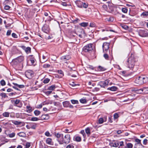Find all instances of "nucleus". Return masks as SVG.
I'll return each instance as SVG.
<instances>
[{"mask_svg":"<svg viewBox=\"0 0 148 148\" xmlns=\"http://www.w3.org/2000/svg\"><path fill=\"white\" fill-rule=\"evenodd\" d=\"M71 140L70 135L69 134L66 135L62 138L59 139L58 141L60 144H63L64 143L68 144L70 143Z\"/></svg>","mask_w":148,"mask_h":148,"instance_id":"1","label":"nucleus"},{"mask_svg":"<svg viewBox=\"0 0 148 148\" xmlns=\"http://www.w3.org/2000/svg\"><path fill=\"white\" fill-rule=\"evenodd\" d=\"M95 48L94 45L92 43H90L84 46L83 48V51L87 53H90Z\"/></svg>","mask_w":148,"mask_h":148,"instance_id":"2","label":"nucleus"},{"mask_svg":"<svg viewBox=\"0 0 148 148\" xmlns=\"http://www.w3.org/2000/svg\"><path fill=\"white\" fill-rule=\"evenodd\" d=\"M24 57L20 56L16 58L13 59L12 62V64L14 66H16L18 64L23 62L24 60Z\"/></svg>","mask_w":148,"mask_h":148,"instance_id":"3","label":"nucleus"},{"mask_svg":"<svg viewBox=\"0 0 148 148\" xmlns=\"http://www.w3.org/2000/svg\"><path fill=\"white\" fill-rule=\"evenodd\" d=\"M135 60L134 57H131L127 60V63L128 67L130 69L133 68L135 65Z\"/></svg>","mask_w":148,"mask_h":148,"instance_id":"4","label":"nucleus"},{"mask_svg":"<svg viewBox=\"0 0 148 148\" xmlns=\"http://www.w3.org/2000/svg\"><path fill=\"white\" fill-rule=\"evenodd\" d=\"M77 33L74 31L71 32L70 34L71 37H75L76 35H78L80 38L82 37V34L83 32V30L80 28H78L77 29Z\"/></svg>","mask_w":148,"mask_h":148,"instance_id":"5","label":"nucleus"},{"mask_svg":"<svg viewBox=\"0 0 148 148\" xmlns=\"http://www.w3.org/2000/svg\"><path fill=\"white\" fill-rule=\"evenodd\" d=\"M110 43L108 42H104L102 46L103 51L104 53L107 52L109 48Z\"/></svg>","mask_w":148,"mask_h":148,"instance_id":"6","label":"nucleus"},{"mask_svg":"<svg viewBox=\"0 0 148 148\" xmlns=\"http://www.w3.org/2000/svg\"><path fill=\"white\" fill-rule=\"evenodd\" d=\"M109 82V80L108 79H107L104 81H100L98 85H99L101 87L104 88L108 85Z\"/></svg>","mask_w":148,"mask_h":148,"instance_id":"7","label":"nucleus"},{"mask_svg":"<svg viewBox=\"0 0 148 148\" xmlns=\"http://www.w3.org/2000/svg\"><path fill=\"white\" fill-rule=\"evenodd\" d=\"M143 76H141L138 77L135 79V83L139 85H141L143 84Z\"/></svg>","mask_w":148,"mask_h":148,"instance_id":"8","label":"nucleus"},{"mask_svg":"<svg viewBox=\"0 0 148 148\" xmlns=\"http://www.w3.org/2000/svg\"><path fill=\"white\" fill-rule=\"evenodd\" d=\"M42 30L44 32L48 34L50 30L49 25L47 24H45L42 28Z\"/></svg>","mask_w":148,"mask_h":148,"instance_id":"9","label":"nucleus"},{"mask_svg":"<svg viewBox=\"0 0 148 148\" xmlns=\"http://www.w3.org/2000/svg\"><path fill=\"white\" fill-rule=\"evenodd\" d=\"M63 106L65 108L69 107L70 108H73V106L71 105L69 101H65L63 102Z\"/></svg>","mask_w":148,"mask_h":148,"instance_id":"10","label":"nucleus"},{"mask_svg":"<svg viewBox=\"0 0 148 148\" xmlns=\"http://www.w3.org/2000/svg\"><path fill=\"white\" fill-rule=\"evenodd\" d=\"M25 73L26 77L29 79H31L34 74L33 72L31 70H28Z\"/></svg>","mask_w":148,"mask_h":148,"instance_id":"11","label":"nucleus"},{"mask_svg":"<svg viewBox=\"0 0 148 148\" xmlns=\"http://www.w3.org/2000/svg\"><path fill=\"white\" fill-rule=\"evenodd\" d=\"M13 101L14 102V105L16 106L19 108H21L22 106V104L21 103H20V101L19 99H16L15 100H13Z\"/></svg>","mask_w":148,"mask_h":148,"instance_id":"12","label":"nucleus"},{"mask_svg":"<svg viewBox=\"0 0 148 148\" xmlns=\"http://www.w3.org/2000/svg\"><path fill=\"white\" fill-rule=\"evenodd\" d=\"M71 58V57L69 55H66L62 56L61 58V60L63 61H65L69 60Z\"/></svg>","mask_w":148,"mask_h":148,"instance_id":"13","label":"nucleus"},{"mask_svg":"<svg viewBox=\"0 0 148 148\" xmlns=\"http://www.w3.org/2000/svg\"><path fill=\"white\" fill-rule=\"evenodd\" d=\"M49 116L48 114H44L42 115L40 118V120H47L49 119Z\"/></svg>","mask_w":148,"mask_h":148,"instance_id":"14","label":"nucleus"},{"mask_svg":"<svg viewBox=\"0 0 148 148\" xmlns=\"http://www.w3.org/2000/svg\"><path fill=\"white\" fill-rule=\"evenodd\" d=\"M146 89L143 88L139 89H135L134 91L136 92L138 94H141L143 93V90H145Z\"/></svg>","mask_w":148,"mask_h":148,"instance_id":"15","label":"nucleus"},{"mask_svg":"<svg viewBox=\"0 0 148 148\" xmlns=\"http://www.w3.org/2000/svg\"><path fill=\"white\" fill-rule=\"evenodd\" d=\"M39 148H49L47 145L43 143L42 142H40L39 144Z\"/></svg>","mask_w":148,"mask_h":148,"instance_id":"16","label":"nucleus"},{"mask_svg":"<svg viewBox=\"0 0 148 148\" xmlns=\"http://www.w3.org/2000/svg\"><path fill=\"white\" fill-rule=\"evenodd\" d=\"M140 35L142 37H146L148 36L146 32L144 30H141L140 32Z\"/></svg>","mask_w":148,"mask_h":148,"instance_id":"17","label":"nucleus"},{"mask_svg":"<svg viewBox=\"0 0 148 148\" xmlns=\"http://www.w3.org/2000/svg\"><path fill=\"white\" fill-rule=\"evenodd\" d=\"M55 136L58 138V140L59 139L62 138L63 135L62 134H59V133H56L55 134Z\"/></svg>","mask_w":148,"mask_h":148,"instance_id":"18","label":"nucleus"},{"mask_svg":"<svg viewBox=\"0 0 148 148\" xmlns=\"http://www.w3.org/2000/svg\"><path fill=\"white\" fill-rule=\"evenodd\" d=\"M135 141L137 143L136 144H139V147L141 146L143 147H144V146L141 143V140L138 138H136L135 139Z\"/></svg>","mask_w":148,"mask_h":148,"instance_id":"19","label":"nucleus"},{"mask_svg":"<svg viewBox=\"0 0 148 148\" xmlns=\"http://www.w3.org/2000/svg\"><path fill=\"white\" fill-rule=\"evenodd\" d=\"M29 58H30V60L31 61V63L32 64H33L35 62V61L36 60L33 57V56L30 55L29 56Z\"/></svg>","mask_w":148,"mask_h":148,"instance_id":"20","label":"nucleus"},{"mask_svg":"<svg viewBox=\"0 0 148 148\" xmlns=\"http://www.w3.org/2000/svg\"><path fill=\"white\" fill-rule=\"evenodd\" d=\"M76 4L77 6L79 8H82L83 3L80 1H77Z\"/></svg>","mask_w":148,"mask_h":148,"instance_id":"21","label":"nucleus"},{"mask_svg":"<svg viewBox=\"0 0 148 148\" xmlns=\"http://www.w3.org/2000/svg\"><path fill=\"white\" fill-rule=\"evenodd\" d=\"M119 143L117 142H115L114 143H111V146L114 147H117L119 145Z\"/></svg>","mask_w":148,"mask_h":148,"instance_id":"22","label":"nucleus"},{"mask_svg":"<svg viewBox=\"0 0 148 148\" xmlns=\"http://www.w3.org/2000/svg\"><path fill=\"white\" fill-rule=\"evenodd\" d=\"M117 89V87L114 86L108 88V89L111 90L112 91H116V90Z\"/></svg>","mask_w":148,"mask_h":148,"instance_id":"23","label":"nucleus"},{"mask_svg":"<svg viewBox=\"0 0 148 148\" xmlns=\"http://www.w3.org/2000/svg\"><path fill=\"white\" fill-rule=\"evenodd\" d=\"M26 111L28 113H30L32 111V108L29 106H26Z\"/></svg>","mask_w":148,"mask_h":148,"instance_id":"24","label":"nucleus"},{"mask_svg":"<svg viewBox=\"0 0 148 148\" xmlns=\"http://www.w3.org/2000/svg\"><path fill=\"white\" fill-rule=\"evenodd\" d=\"M12 123L16 125H18L21 124L22 123L21 122L18 121H12Z\"/></svg>","mask_w":148,"mask_h":148,"instance_id":"25","label":"nucleus"},{"mask_svg":"<svg viewBox=\"0 0 148 148\" xmlns=\"http://www.w3.org/2000/svg\"><path fill=\"white\" fill-rule=\"evenodd\" d=\"M13 84L16 86L20 88H22L24 87V86L23 85H18L16 83H13Z\"/></svg>","mask_w":148,"mask_h":148,"instance_id":"26","label":"nucleus"},{"mask_svg":"<svg viewBox=\"0 0 148 148\" xmlns=\"http://www.w3.org/2000/svg\"><path fill=\"white\" fill-rule=\"evenodd\" d=\"M46 143L47 144L49 145L51 144L52 139L51 138H47L46 140Z\"/></svg>","mask_w":148,"mask_h":148,"instance_id":"27","label":"nucleus"},{"mask_svg":"<svg viewBox=\"0 0 148 148\" xmlns=\"http://www.w3.org/2000/svg\"><path fill=\"white\" fill-rule=\"evenodd\" d=\"M143 84L146 83L148 82V78L146 76H143Z\"/></svg>","mask_w":148,"mask_h":148,"instance_id":"28","label":"nucleus"},{"mask_svg":"<svg viewBox=\"0 0 148 148\" xmlns=\"http://www.w3.org/2000/svg\"><path fill=\"white\" fill-rule=\"evenodd\" d=\"M10 113L8 112H5L2 114V115L5 117H8Z\"/></svg>","mask_w":148,"mask_h":148,"instance_id":"29","label":"nucleus"},{"mask_svg":"<svg viewBox=\"0 0 148 148\" xmlns=\"http://www.w3.org/2000/svg\"><path fill=\"white\" fill-rule=\"evenodd\" d=\"M31 49L30 47H26V49H25V51L26 53H28L31 52Z\"/></svg>","mask_w":148,"mask_h":148,"instance_id":"30","label":"nucleus"},{"mask_svg":"<svg viewBox=\"0 0 148 148\" xmlns=\"http://www.w3.org/2000/svg\"><path fill=\"white\" fill-rule=\"evenodd\" d=\"M58 72L60 74V76L61 77H62L64 76L63 72L62 70H58Z\"/></svg>","mask_w":148,"mask_h":148,"instance_id":"31","label":"nucleus"},{"mask_svg":"<svg viewBox=\"0 0 148 148\" xmlns=\"http://www.w3.org/2000/svg\"><path fill=\"white\" fill-rule=\"evenodd\" d=\"M18 135L19 136L22 137H24L25 136V133L23 132H19L18 134Z\"/></svg>","mask_w":148,"mask_h":148,"instance_id":"32","label":"nucleus"},{"mask_svg":"<svg viewBox=\"0 0 148 148\" xmlns=\"http://www.w3.org/2000/svg\"><path fill=\"white\" fill-rule=\"evenodd\" d=\"M71 101L73 104H78L79 103V102L77 100L72 99L71 100Z\"/></svg>","mask_w":148,"mask_h":148,"instance_id":"33","label":"nucleus"},{"mask_svg":"<svg viewBox=\"0 0 148 148\" xmlns=\"http://www.w3.org/2000/svg\"><path fill=\"white\" fill-rule=\"evenodd\" d=\"M85 131L86 133L88 135V136L90 134V129L89 127H87Z\"/></svg>","mask_w":148,"mask_h":148,"instance_id":"34","label":"nucleus"},{"mask_svg":"<svg viewBox=\"0 0 148 148\" xmlns=\"http://www.w3.org/2000/svg\"><path fill=\"white\" fill-rule=\"evenodd\" d=\"M88 23L83 22L80 24V25L82 27H85L88 26Z\"/></svg>","mask_w":148,"mask_h":148,"instance_id":"35","label":"nucleus"},{"mask_svg":"<svg viewBox=\"0 0 148 148\" xmlns=\"http://www.w3.org/2000/svg\"><path fill=\"white\" fill-rule=\"evenodd\" d=\"M69 85L71 86H72L75 87L77 86H79V84H75L73 82H72L71 83H69Z\"/></svg>","mask_w":148,"mask_h":148,"instance_id":"36","label":"nucleus"},{"mask_svg":"<svg viewBox=\"0 0 148 148\" xmlns=\"http://www.w3.org/2000/svg\"><path fill=\"white\" fill-rule=\"evenodd\" d=\"M34 113L36 116H38L40 114L41 112L38 110H35L34 112Z\"/></svg>","mask_w":148,"mask_h":148,"instance_id":"37","label":"nucleus"},{"mask_svg":"<svg viewBox=\"0 0 148 148\" xmlns=\"http://www.w3.org/2000/svg\"><path fill=\"white\" fill-rule=\"evenodd\" d=\"M40 120V118L37 117H32L31 119V120L33 121H36Z\"/></svg>","mask_w":148,"mask_h":148,"instance_id":"38","label":"nucleus"},{"mask_svg":"<svg viewBox=\"0 0 148 148\" xmlns=\"http://www.w3.org/2000/svg\"><path fill=\"white\" fill-rule=\"evenodd\" d=\"M90 27H96L95 23L93 22H91L90 23Z\"/></svg>","mask_w":148,"mask_h":148,"instance_id":"39","label":"nucleus"},{"mask_svg":"<svg viewBox=\"0 0 148 148\" xmlns=\"http://www.w3.org/2000/svg\"><path fill=\"white\" fill-rule=\"evenodd\" d=\"M50 81V79L48 78H45V79L43 81V82L45 84H47Z\"/></svg>","mask_w":148,"mask_h":148,"instance_id":"40","label":"nucleus"},{"mask_svg":"<svg viewBox=\"0 0 148 148\" xmlns=\"http://www.w3.org/2000/svg\"><path fill=\"white\" fill-rule=\"evenodd\" d=\"M55 86L52 85L51 86L49 87L48 88V89L50 90H54L55 88Z\"/></svg>","mask_w":148,"mask_h":148,"instance_id":"41","label":"nucleus"},{"mask_svg":"<svg viewBox=\"0 0 148 148\" xmlns=\"http://www.w3.org/2000/svg\"><path fill=\"white\" fill-rule=\"evenodd\" d=\"M127 148H132L133 145L131 143H128L127 144Z\"/></svg>","mask_w":148,"mask_h":148,"instance_id":"42","label":"nucleus"},{"mask_svg":"<svg viewBox=\"0 0 148 148\" xmlns=\"http://www.w3.org/2000/svg\"><path fill=\"white\" fill-rule=\"evenodd\" d=\"M80 102L82 103H86L87 102L86 100L85 99H82L80 100Z\"/></svg>","mask_w":148,"mask_h":148,"instance_id":"43","label":"nucleus"},{"mask_svg":"<svg viewBox=\"0 0 148 148\" xmlns=\"http://www.w3.org/2000/svg\"><path fill=\"white\" fill-rule=\"evenodd\" d=\"M75 140L77 142L80 141L81 140V138L79 136H77L75 138Z\"/></svg>","mask_w":148,"mask_h":148,"instance_id":"44","label":"nucleus"},{"mask_svg":"<svg viewBox=\"0 0 148 148\" xmlns=\"http://www.w3.org/2000/svg\"><path fill=\"white\" fill-rule=\"evenodd\" d=\"M119 117V114L117 113H115L114 115V119H116L118 118Z\"/></svg>","mask_w":148,"mask_h":148,"instance_id":"45","label":"nucleus"},{"mask_svg":"<svg viewBox=\"0 0 148 148\" xmlns=\"http://www.w3.org/2000/svg\"><path fill=\"white\" fill-rule=\"evenodd\" d=\"M50 66V65L48 64H45L43 65V67L44 68H48Z\"/></svg>","mask_w":148,"mask_h":148,"instance_id":"46","label":"nucleus"},{"mask_svg":"<svg viewBox=\"0 0 148 148\" xmlns=\"http://www.w3.org/2000/svg\"><path fill=\"white\" fill-rule=\"evenodd\" d=\"M122 11L124 13H127V9L126 8H123L122 9Z\"/></svg>","mask_w":148,"mask_h":148,"instance_id":"47","label":"nucleus"},{"mask_svg":"<svg viewBox=\"0 0 148 148\" xmlns=\"http://www.w3.org/2000/svg\"><path fill=\"white\" fill-rule=\"evenodd\" d=\"M98 70L99 71H103L105 69L103 67L101 66H99L98 67Z\"/></svg>","mask_w":148,"mask_h":148,"instance_id":"48","label":"nucleus"},{"mask_svg":"<svg viewBox=\"0 0 148 148\" xmlns=\"http://www.w3.org/2000/svg\"><path fill=\"white\" fill-rule=\"evenodd\" d=\"M15 134L14 133H12L11 134H10L8 135L9 137L10 138H13L15 136Z\"/></svg>","mask_w":148,"mask_h":148,"instance_id":"49","label":"nucleus"},{"mask_svg":"<svg viewBox=\"0 0 148 148\" xmlns=\"http://www.w3.org/2000/svg\"><path fill=\"white\" fill-rule=\"evenodd\" d=\"M0 83L1 85L2 86H4L5 85V81L3 79L2 80L0 81Z\"/></svg>","mask_w":148,"mask_h":148,"instance_id":"50","label":"nucleus"},{"mask_svg":"<svg viewBox=\"0 0 148 148\" xmlns=\"http://www.w3.org/2000/svg\"><path fill=\"white\" fill-rule=\"evenodd\" d=\"M103 122V119L102 118H100L99 119V121H98V122L99 123V124H102V123Z\"/></svg>","mask_w":148,"mask_h":148,"instance_id":"51","label":"nucleus"},{"mask_svg":"<svg viewBox=\"0 0 148 148\" xmlns=\"http://www.w3.org/2000/svg\"><path fill=\"white\" fill-rule=\"evenodd\" d=\"M66 148H74V146L73 145L70 144L67 146Z\"/></svg>","mask_w":148,"mask_h":148,"instance_id":"52","label":"nucleus"},{"mask_svg":"<svg viewBox=\"0 0 148 148\" xmlns=\"http://www.w3.org/2000/svg\"><path fill=\"white\" fill-rule=\"evenodd\" d=\"M53 103L54 104V106H58L60 105V103L59 102H53Z\"/></svg>","mask_w":148,"mask_h":148,"instance_id":"53","label":"nucleus"},{"mask_svg":"<svg viewBox=\"0 0 148 148\" xmlns=\"http://www.w3.org/2000/svg\"><path fill=\"white\" fill-rule=\"evenodd\" d=\"M88 6V4L87 3H83L82 7H83V8H87Z\"/></svg>","mask_w":148,"mask_h":148,"instance_id":"54","label":"nucleus"},{"mask_svg":"<svg viewBox=\"0 0 148 148\" xmlns=\"http://www.w3.org/2000/svg\"><path fill=\"white\" fill-rule=\"evenodd\" d=\"M10 8V7L8 5H6L4 7V9L7 10L9 9Z\"/></svg>","mask_w":148,"mask_h":148,"instance_id":"55","label":"nucleus"},{"mask_svg":"<svg viewBox=\"0 0 148 148\" xmlns=\"http://www.w3.org/2000/svg\"><path fill=\"white\" fill-rule=\"evenodd\" d=\"M80 133H81L83 135L84 137H85L86 136V134L85 133V132L84 130H82L80 132Z\"/></svg>","mask_w":148,"mask_h":148,"instance_id":"56","label":"nucleus"},{"mask_svg":"<svg viewBox=\"0 0 148 148\" xmlns=\"http://www.w3.org/2000/svg\"><path fill=\"white\" fill-rule=\"evenodd\" d=\"M30 144L29 143H27L25 145V148H29L30 146Z\"/></svg>","mask_w":148,"mask_h":148,"instance_id":"57","label":"nucleus"},{"mask_svg":"<svg viewBox=\"0 0 148 148\" xmlns=\"http://www.w3.org/2000/svg\"><path fill=\"white\" fill-rule=\"evenodd\" d=\"M148 140L147 139H145L143 141V144L144 145H146L147 143Z\"/></svg>","mask_w":148,"mask_h":148,"instance_id":"58","label":"nucleus"},{"mask_svg":"<svg viewBox=\"0 0 148 148\" xmlns=\"http://www.w3.org/2000/svg\"><path fill=\"white\" fill-rule=\"evenodd\" d=\"M11 32L12 31L11 30H8L7 32L6 35L8 36H10L11 34Z\"/></svg>","mask_w":148,"mask_h":148,"instance_id":"59","label":"nucleus"},{"mask_svg":"<svg viewBox=\"0 0 148 148\" xmlns=\"http://www.w3.org/2000/svg\"><path fill=\"white\" fill-rule=\"evenodd\" d=\"M142 14L144 16H148V12H143Z\"/></svg>","mask_w":148,"mask_h":148,"instance_id":"60","label":"nucleus"},{"mask_svg":"<svg viewBox=\"0 0 148 148\" xmlns=\"http://www.w3.org/2000/svg\"><path fill=\"white\" fill-rule=\"evenodd\" d=\"M103 56L106 59H108V58L109 56L107 54H104L103 55Z\"/></svg>","mask_w":148,"mask_h":148,"instance_id":"61","label":"nucleus"},{"mask_svg":"<svg viewBox=\"0 0 148 148\" xmlns=\"http://www.w3.org/2000/svg\"><path fill=\"white\" fill-rule=\"evenodd\" d=\"M124 145L123 142V141H121L120 142V145L119 147H118V148H120V147L123 146Z\"/></svg>","mask_w":148,"mask_h":148,"instance_id":"62","label":"nucleus"},{"mask_svg":"<svg viewBox=\"0 0 148 148\" xmlns=\"http://www.w3.org/2000/svg\"><path fill=\"white\" fill-rule=\"evenodd\" d=\"M50 133L48 131L46 132L45 133V135L47 136H50Z\"/></svg>","mask_w":148,"mask_h":148,"instance_id":"63","label":"nucleus"},{"mask_svg":"<svg viewBox=\"0 0 148 148\" xmlns=\"http://www.w3.org/2000/svg\"><path fill=\"white\" fill-rule=\"evenodd\" d=\"M112 117L111 116H110L108 118V121L110 123H112Z\"/></svg>","mask_w":148,"mask_h":148,"instance_id":"64","label":"nucleus"}]
</instances>
